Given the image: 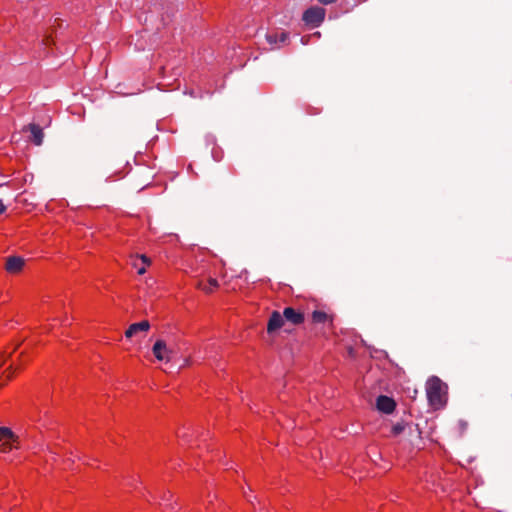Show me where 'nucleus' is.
Listing matches in <instances>:
<instances>
[{
	"instance_id": "f257e3e1",
	"label": "nucleus",
	"mask_w": 512,
	"mask_h": 512,
	"mask_svg": "<svg viewBox=\"0 0 512 512\" xmlns=\"http://www.w3.org/2000/svg\"><path fill=\"white\" fill-rule=\"evenodd\" d=\"M305 321V314L301 309L294 307H285L283 313L273 311L267 323V332L269 334L279 330L284 324L290 323L294 326L303 324Z\"/></svg>"
},
{
	"instance_id": "f03ea898",
	"label": "nucleus",
	"mask_w": 512,
	"mask_h": 512,
	"mask_svg": "<svg viewBox=\"0 0 512 512\" xmlns=\"http://www.w3.org/2000/svg\"><path fill=\"white\" fill-rule=\"evenodd\" d=\"M426 394L429 404L440 409L446 404L447 386L438 377H432L427 381Z\"/></svg>"
},
{
	"instance_id": "7ed1b4c3",
	"label": "nucleus",
	"mask_w": 512,
	"mask_h": 512,
	"mask_svg": "<svg viewBox=\"0 0 512 512\" xmlns=\"http://www.w3.org/2000/svg\"><path fill=\"white\" fill-rule=\"evenodd\" d=\"M19 448V436L8 427H0V453L6 454Z\"/></svg>"
},
{
	"instance_id": "20e7f679",
	"label": "nucleus",
	"mask_w": 512,
	"mask_h": 512,
	"mask_svg": "<svg viewBox=\"0 0 512 512\" xmlns=\"http://www.w3.org/2000/svg\"><path fill=\"white\" fill-rule=\"evenodd\" d=\"M326 10L320 6H311L302 14V21L310 28L319 27L325 20Z\"/></svg>"
},
{
	"instance_id": "39448f33",
	"label": "nucleus",
	"mask_w": 512,
	"mask_h": 512,
	"mask_svg": "<svg viewBox=\"0 0 512 512\" xmlns=\"http://www.w3.org/2000/svg\"><path fill=\"white\" fill-rule=\"evenodd\" d=\"M29 361V356L22 351L18 356V362L16 363L14 360L10 364V366L2 373L0 376V388L4 386L8 381L12 379L15 371L19 370L22 366H24ZM3 365V362L0 361V367Z\"/></svg>"
},
{
	"instance_id": "423d86ee",
	"label": "nucleus",
	"mask_w": 512,
	"mask_h": 512,
	"mask_svg": "<svg viewBox=\"0 0 512 512\" xmlns=\"http://www.w3.org/2000/svg\"><path fill=\"white\" fill-rule=\"evenodd\" d=\"M152 353L158 361L169 362L172 358L173 351L164 340L159 339L154 343Z\"/></svg>"
},
{
	"instance_id": "0eeeda50",
	"label": "nucleus",
	"mask_w": 512,
	"mask_h": 512,
	"mask_svg": "<svg viewBox=\"0 0 512 512\" xmlns=\"http://www.w3.org/2000/svg\"><path fill=\"white\" fill-rule=\"evenodd\" d=\"M376 407L382 413L392 414L396 409V402L391 397L380 395L376 399Z\"/></svg>"
},
{
	"instance_id": "6e6552de",
	"label": "nucleus",
	"mask_w": 512,
	"mask_h": 512,
	"mask_svg": "<svg viewBox=\"0 0 512 512\" xmlns=\"http://www.w3.org/2000/svg\"><path fill=\"white\" fill-rule=\"evenodd\" d=\"M131 265L136 269L138 275H143L151 265V260L146 255L137 254L131 257Z\"/></svg>"
},
{
	"instance_id": "1a4fd4ad",
	"label": "nucleus",
	"mask_w": 512,
	"mask_h": 512,
	"mask_svg": "<svg viewBox=\"0 0 512 512\" xmlns=\"http://www.w3.org/2000/svg\"><path fill=\"white\" fill-rule=\"evenodd\" d=\"M197 288L206 294H210L219 288V283L216 278L204 276L198 280Z\"/></svg>"
},
{
	"instance_id": "9d476101",
	"label": "nucleus",
	"mask_w": 512,
	"mask_h": 512,
	"mask_svg": "<svg viewBox=\"0 0 512 512\" xmlns=\"http://www.w3.org/2000/svg\"><path fill=\"white\" fill-rule=\"evenodd\" d=\"M25 265L23 258L18 256H10L6 259L5 270L9 274H19Z\"/></svg>"
},
{
	"instance_id": "9b49d317",
	"label": "nucleus",
	"mask_w": 512,
	"mask_h": 512,
	"mask_svg": "<svg viewBox=\"0 0 512 512\" xmlns=\"http://www.w3.org/2000/svg\"><path fill=\"white\" fill-rule=\"evenodd\" d=\"M288 38L289 33L285 31H273L266 35L267 42L274 47H280L285 44Z\"/></svg>"
},
{
	"instance_id": "f8f14e48",
	"label": "nucleus",
	"mask_w": 512,
	"mask_h": 512,
	"mask_svg": "<svg viewBox=\"0 0 512 512\" xmlns=\"http://www.w3.org/2000/svg\"><path fill=\"white\" fill-rule=\"evenodd\" d=\"M24 130H27L31 133L30 140L35 145H41L43 142L44 133L42 128L37 124H29L24 128Z\"/></svg>"
},
{
	"instance_id": "ddd939ff",
	"label": "nucleus",
	"mask_w": 512,
	"mask_h": 512,
	"mask_svg": "<svg viewBox=\"0 0 512 512\" xmlns=\"http://www.w3.org/2000/svg\"><path fill=\"white\" fill-rule=\"evenodd\" d=\"M312 322L314 324H328L332 326L333 315L323 310H314L312 313Z\"/></svg>"
},
{
	"instance_id": "4468645a",
	"label": "nucleus",
	"mask_w": 512,
	"mask_h": 512,
	"mask_svg": "<svg viewBox=\"0 0 512 512\" xmlns=\"http://www.w3.org/2000/svg\"><path fill=\"white\" fill-rule=\"evenodd\" d=\"M150 328V324L147 320H143L138 323L131 324L128 329L125 331V336L127 338H131L138 332H147Z\"/></svg>"
},
{
	"instance_id": "2eb2a0df",
	"label": "nucleus",
	"mask_w": 512,
	"mask_h": 512,
	"mask_svg": "<svg viewBox=\"0 0 512 512\" xmlns=\"http://www.w3.org/2000/svg\"><path fill=\"white\" fill-rule=\"evenodd\" d=\"M406 428V424L404 422H398L394 424L391 428V435L396 437L400 435Z\"/></svg>"
},
{
	"instance_id": "dca6fc26",
	"label": "nucleus",
	"mask_w": 512,
	"mask_h": 512,
	"mask_svg": "<svg viewBox=\"0 0 512 512\" xmlns=\"http://www.w3.org/2000/svg\"><path fill=\"white\" fill-rule=\"evenodd\" d=\"M322 5H330L336 3L338 0H317Z\"/></svg>"
},
{
	"instance_id": "f3484780",
	"label": "nucleus",
	"mask_w": 512,
	"mask_h": 512,
	"mask_svg": "<svg viewBox=\"0 0 512 512\" xmlns=\"http://www.w3.org/2000/svg\"><path fill=\"white\" fill-rule=\"evenodd\" d=\"M6 211V206L0 201V215Z\"/></svg>"
}]
</instances>
